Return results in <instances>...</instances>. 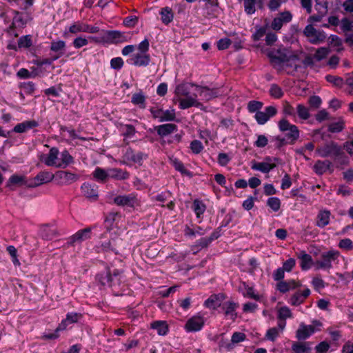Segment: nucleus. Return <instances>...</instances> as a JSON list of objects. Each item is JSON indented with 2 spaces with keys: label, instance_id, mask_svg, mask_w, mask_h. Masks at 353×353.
Returning <instances> with one entry per match:
<instances>
[{
  "label": "nucleus",
  "instance_id": "nucleus-32",
  "mask_svg": "<svg viewBox=\"0 0 353 353\" xmlns=\"http://www.w3.org/2000/svg\"><path fill=\"white\" fill-rule=\"evenodd\" d=\"M110 178L115 180H125L130 177V173L121 168H109Z\"/></svg>",
  "mask_w": 353,
  "mask_h": 353
},
{
  "label": "nucleus",
  "instance_id": "nucleus-55",
  "mask_svg": "<svg viewBox=\"0 0 353 353\" xmlns=\"http://www.w3.org/2000/svg\"><path fill=\"white\" fill-rule=\"evenodd\" d=\"M263 107V103L258 101H250L248 104V110L250 112L255 114L259 112Z\"/></svg>",
  "mask_w": 353,
  "mask_h": 353
},
{
  "label": "nucleus",
  "instance_id": "nucleus-42",
  "mask_svg": "<svg viewBox=\"0 0 353 353\" xmlns=\"http://www.w3.org/2000/svg\"><path fill=\"white\" fill-rule=\"evenodd\" d=\"M86 23L78 21L71 24L68 28V32L77 34L80 32H85Z\"/></svg>",
  "mask_w": 353,
  "mask_h": 353
},
{
  "label": "nucleus",
  "instance_id": "nucleus-25",
  "mask_svg": "<svg viewBox=\"0 0 353 353\" xmlns=\"http://www.w3.org/2000/svg\"><path fill=\"white\" fill-rule=\"evenodd\" d=\"M92 229L86 228L83 230L77 231L74 234L70 236V243L74 244L76 243H81L85 240L90 238Z\"/></svg>",
  "mask_w": 353,
  "mask_h": 353
},
{
  "label": "nucleus",
  "instance_id": "nucleus-33",
  "mask_svg": "<svg viewBox=\"0 0 353 353\" xmlns=\"http://www.w3.org/2000/svg\"><path fill=\"white\" fill-rule=\"evenodd\" d=\"M177 130V126L173 123L160 125L157 128V134L161 137H165Z\"/></svg>",
  "mask_w": 353,
  "mask_h": 353
},
{
  "label": "nucleus",
  "instance_id": "nucleus-31",
  "mask_svg": "<svg viewBox=\"0 0 353 353\" xmlns=\"http://www.w3.org/2000/svg\"><path fill=\"white\" fill-rule=\"evenodd\" d=\"M119 130L124 137V139L133 138L137 132L134 126L131 124L120 123Z\"/></svg>",
  "mask_w": 353,
  "mask_h": 353
},
{
  "label": "nucleus",
  "instance_id": "nucleus-5",
  "mask_svg": "<svg viewBox=\"0 0 353 353\" xmlns=\"http://www.w3.org/2000/svg\"><path fill=\"white\" fill-rule=\"evenodd\" d=\"M279 129L281 132H288L285 134L288 143L293 144L299 138V130L298 128L291 124L285 119L280 120L278 123Z\"/></svg>",
  "mask_w": 353,
  "mask_h": 353
},
{
  "label": "nucleus",
  "instance_id": "nucleus-24",
  "mask_svg": "<svg viewBox=\"0 0 353 353\" xmlns=\"http://www.w3.org/2000/svg\"><path fill=\"white\" fill-rule=\"evenodd\" d=\"M82 317L81 314L77 312H69L57 328V331L65 330L66 327L72 323L78 322Z\"/></svg>",
  "mask_w": 353,
  "mask_h": 353
},
{
  "label": "nucleus",
  "instance_id": "nucleus-54",
  "mask_svg": "<svg viewBox=\"0 0 353 353\" xmlns=\"http://www.w3.org/2000/svg\"><path fill=\"white\" fill-rule=\"evenodd\" d=\"M267 205L274 211L277 212L281 207L280 199L277 197H270L267 201Z\"/></svg>",
  "mask_w": 353,
  "mask_h": 353
},
{
  "label": "nucleus",
  "instance_id": "nucleus-64",
  "mask_svg": "<svg viewBox=\"0 0 353 353\" xmlns=\"http://www.w3.org/2000/svg\"><path fill=\"white\" fill-rule=\"evenodd\" d=\"M339 247L343 250H353V242L350 239H343L339 241Z\"/></svg>",
  "mask_w": 353,
  "mask_h": 353
},
{
  "label": "nucleus",
  "instance_id": "nucleus-44",
  "mask_svg": "<svg viewBox=\"0 0 353 353\" xmlns=\"http://www.w3.org/2000/svg\"><path fill=\"white\" fill-rule=\"evenodd\" d=\"M131 101L134 105H138L141 108L145 107V97L142 92L134 93L131 99Z\"/></svg>",
  "mask_w": 353,
  "mask_h": 353
},
{
  "label": "nucleus",
  "instance_id": "nucleus-34",
  "mask_svg": "<svg viewBox=\"0 0 353 353\" xmlns=\"http://www.w3.org/2000/svg\"><path fill=\"white\" fill-rule=\"evenodd\" d=\"M108 38L112 42L119 43L127 41L128 39V35L124 32H121L117 30H111L107 32Z\"/></svg>",
  "mask_w": 353,
  "mask_h": 353
},
{
  "label": "nucleus",
  "instance_id": "nucleus-36",
  "mask_svg": "<svg viewBox=\"0 0 353 353\" xmlns=\"http://www.w3.org/2000/svg\"><path fill=\"white\" fill-rule=\"evenodd\" d=\"M117 241V239H111L110 240H108V241H105L101 243V245L97 247L98 252L112 251L117 254V252L116 251Z\"/></svg>",
  "mask_w": 353,
  "mask_h": 353
},
{
  "label": "nucleus",
  "instance_id": "nucleus-58",
  "mask_svg": "<svg viewBox=\"0 0 353 353\" xmlns=\"http://www.w3.org/2000/svg\"><path fill=\"white\" fill-rule=\"evenodd\" d=\"M184 232L186 236H195L196 234H198V235L204 234L203 230L201 227H199V226H197L194 229L190 228V227L187 226L185 229Z\"/></svg>",
  "mask_w": 353,
  "mask_h": 353
},
{
  "label": "nucleus",
  "instance_id": "nucleus-50",
  "mask_svg": "<svg viewBox=\"0 0 353 353\" xmlns=\"http://www.w3.org/2000/svg\"><path fill=\"white\" fill-rule=\"evenodd\" d=\"M256 0H244V10L246 14H252L255 12Z\"/></svg>",
  "mask_w": 353,
  "mask_h": 353
},
{
  "label": "nucleus",
  "instance_id": "nucleus-30",
  "mask_svg": "<svg viewBox=\"0 0 353 353\" xmlns=\"http://www.w3.org/2000/svg\"><path fill=\"white\" fill-rule=\"evenodd\" d=\"M39 123L34 120L26 121L16 125L13 131L17 133H23L33 128L37 127Z\"/></svg>",
  "mask_w": 353,
  "mask_h": 353
},
{
  "label": "nucleus",
  "instance_id": "nucleus-57",
  "mask_svg": "<svg viewBox=\"0 0 353 353\" xmlns=\"http://www.w3.org/2000/svg\"><path fill=\"white\" fill-rule=\"evenodd\" d=\"M340 27L341 30L345 34V33H350V30H352L353 27V23L352 21H350L347 18H343L340 21Z\"/></svg>",
  "mask_w": 353,
  "mask_h": 353
},
{
  "label": "nucleus",
  "instance_id": "nucleus-63",
  "mask_svg": "<svg viewBox=\"0 0 353 353\" xmlns=\"http://www.w3.org/2000/svg\"><path fill=\"white\" fill-rule=\"evenodd\" d=\"M8 183L9 185H22L25 184V177L23 176L14 174L10 177Z\"/></svg>",
  "mask_w": 353,
  "mask_h": 353
},
{
  "label": "nucleus",
  "instance_id": "nucleus-51",
  "mask_svg": "<svg viewBox=\"0 0 353 353\" xmlns=\"http://www.w3.org/2000/svg\"><path fill=\"white\" fill-rule=\"evenodd\" d=\"M296 112L299 118L303 120L309 119L310 116L308 108L302 104L297 105Z\"/></svg>",
  "mask_w": 353,
  "mask_h": 353
},
{
  "label": "nucleus",
  "instance_id": "nucleus-29",
  "mask_svg": "<svg viewBox=\"0 0 353 353\" xmlns=\"http://www.w3.org/2000/svg\"><path fill=\"white\" fill-rule=\"evenodd\" d=\"M301 286V283L294 280L288 281H281L277 283V290L282 293H285L290 290L296 289Z\"/></svg>",
  "mask_w": 353,
  "mask_h": 353
},
{
  "label": "nucleus",
  "instance_id": "nucleus-22",
  "mask_svg": "<svg viewBox=\"0 0 353 353\" xmlns=\"http://www.w3.org/2000/svg\"><path fill=\"white\" fill-rule=\"evenodd\" d=\"M224 299L225 296L222 293L212 294L205 301L204 306L209 309L215 310L221 305Z\"/></svg>",
  "mask_w": 353,
  "mask_h": 353
},
{
  "label": "nucleus",
  "instance_id": "nucleus-62",
  "mask_svg": "<svg viewBox=\"0 0 353 353\" xmlns=\"http://www.w3.org/2000/svg\"><path fill=\"white\" fill-rule=\"evenodd\" d=\"M190 148L194 154H198L203 150L202 143L199 140H194L190 143Z\"/></svg>",
  "mask_w": 353,
  "mask_h": 353
},
{
  "label": "nucleus",
  "instance_id": "nucleus-21",
  "mask_svg": "<svg viewBox=\"0 0 353 353\" xmlns=\"http://www.w3.org/2000/svg\"><path fill=\"white\" fill-rule=\"evenodd\" d=\"M276 167V165L271 163V159L270 157L265 158V161L256 162L253 161L252 163L251 168L254 170L260 171L263 173H268Z\"/></svg>",
  "mask_w": 353,
  "mask_h": 353
},
{
  "label": "nucleus",
  "instance_id": "nucleus-27",
  "mask_svg": "<svg viewBox=\"0 0 353 353\" xmlns=\"http://www.w3.org/2000/svg\"><path fill=\"white\" fill-rule=\"evenodd\" d=\"M310 294V290L307 288L302 292H296L290 298L289 303L294 306L301 305L305 299Z\"/></svg>",
  "mask_w": 353,
  "mask_h": 353
},
{
  "label": "nucleus",
  "instance_id": "nucleus-56",
  "mask_svg": "<svg viewBox=\"0 0 353 353\" xmlns=\"http://www.w3.org/2000/svg\"><path fill=\"white\" fill-rule=\"evenodd\" d=\"M325 79L336 87H341L343 83V79L337 76L328 74L325 76Z\"/></svg>",
  "mask_w": 353,
  "mask_h": 353
},
{
  "label": "nucleus",
  "instance_id": "nucleus-43",
  "mask_svg": "<svg viewBox=\"0 0 353 353\" xmlns=\"http://www.w3.org/2000/svg\"><path fill=\"white\" fill-rule=\"evenodd\" d=\"M160 14L161 16V21L165 24H168L173 20V12L169 7L163 8L160 11Z\"/></svg>",
  "mask_w": 353,
  "mask_h": 353
},
{
  "label": "nucleus",
  "instance_id": "nucleus-18",
  "mask_svg": "<svg viewBox=\"0 0 353 353\" xmlns=\"http://www.w3.org/2000/svg\"><path fill=\"white\" fill-rule=\"evenodd\" d=\"M203 318L201 316L195 315L187 321L185 329L188 332H197L203 327Z\"/></svg>",
  "mask_w": 353,
  "mask_h": 353
},
{
  "label": "nucleus",
  "instance_id": "nucleus-1",
  "mask_svg": "<svg viewBox=\"0 0 353 353\" xmlns=\"http://www.w3.org/2000/svg\"><path fill=\"white\" fill-rule=\"evenodd\" d=\"M175 97L174 101L179 102V107L181 110L196 107L203 109V104L199 102L198 97L201 100L208 101L219 95L216 89H210L206 86H201L192 83H183L176 86Z\"/></svg>",
  "mask_w": 353,
  "mask_h": 353
},
{
  "label": "nucleus",
  "instance_id": "nucleus-35",
  "mask_svg": "<svg viewBox=\"0 0 353 353\" xmlns=\"http://www.w3.org/2000/svg\"><path fill=\"white\" fill-rule=\"evenodd\" d=\"M298 258L301 260V268L303 270H307L312 267V258L305 251H301L298 254Z\"/></svg>",
  "mask_w": 353,
  "mask_h": 353
},
{
  "label": "nucleus",
  "instance_id": "nucleus-38",
  "mask_svg": "<svg viewBox=\"0 0 353 353\" xmlns=\"http://www.w3.org/2000/svg\"><path fill=\"white\" fill-rule=\"evenodd\" d=\"M292 350L294 353H308L311 350L310 343L308 342H294Z\"/></svg>",
  "mask_w": 353,
  "mask_h": 353
},
{
  "label": "nucleus",
  "instance_id": "nucleus-53",
  "mask_svg": "<svg viewBox=\"0 0 353 353\" xmlns=\"http://www.w3.org/2000/svg\"><path fill=\"white\" fill-rule=\"evenodd\" d=\"M292 316V314L291 312L290 309L287 307H281L278 312V319L279 320H285L286 319L291 318Z\"/></svg>",
  "mask_w": 353,
  "mask_h": 353
},
{
  "label": "nucleus",
  "instance_id": "nucleus-26",
  "mask_svg": "<svg viewBox=\"0 0 353 353\" xmlns=\"http://www.w3.org/2000/svg\"><path fill=\"white\" fill-rule=\"evenodd\" d=\"M331 212L328 210H321L317 216L316 225L320 228L327 226L330 221Z\"/></svg>",
  "mask_w": 353,
  "mask_h": 353
},
{
  "label": "nucleus",
  "instance_id": "nucleus-41",
  "mask_svg": "<svg viewBox=\"0 0 353 353\" xmlns=\"http://www.w3.org/2000/svg\"><path fill=\"white\" fill-rule=\"evenodd\" d=\"M108 173L109 169L104 170L101 168L97 167L92 172V176L97 181L104 182L108 178H110V175Z\"/></svg>",
  "mask_w": 353,
  "mask_h": 353
},
{
  "label": "nucleus",
  "instance_id": "nucleus-6",
  "mask_svg": "<svg viewBox=\"0 0 353 353\" xmlns=\"http://www.w3.org/2000/svg\"><path fill=\"white\" fill-rule=\"evenodd\" d=\"M319 156L323 158L332 157H339L343 154L341 148L335 142L331 141L316 150Z\"/></svg>",
  "mask_w": 353,
  "mask_h": 353
},
{
  "label": "nucleus",
  "instance_id": "nucleus-3",
  "mask_svg": "<svg viewBox=\"0 0 353 353\" xmlns=\"http://www.w3.org/2000/svg\"><path fill=\"white\" fill-rule=\"evenodd\" d=\"M150 43L148 39L142 41L137 47L139 52L132 54L127 62L137 67H146L151 61L149 50Z\"/></svg>",
  "mask_w": 353,
  "mask_h": 353
},
{
  "label": "nucleus",
  "instance_id": "nucleus-10",
  "mask_svg": "<svg viewBox=\"0 0 353 353\" xmlns=\"http://www.w3.org/2000/svg\"><path fill=\"white\" fill-rule=\"evenodd\" d=\"M303 34L312 44L321 43L326 39V34L323 32L316 30L312 25H307L305 28Z\"/></svg>",
  "mask_w": 353,
  "mask_h": 353
},
{
  "label": "nucleus",
  "instance_id": "nucleus-49",
  "mask_svg": "<svg viewBox=\"0 0 353 353\" xmlns=\"http://www.w3.org/2000/svg\"><path fill=\"white\" fill-rule=\"evenodd\" d=\"M330 53V49L327 48L322 47L317 49L315 54H314V58L316 61H320L324 59Z\"/></svg>",
  "mask_w": 353,
  "mask_h": 353
},
{
  "label": "nucleus",
  "instance_id": "nucleus-23",
  "mask_svg": "<svg viewBox=\"0 0 353 353\" xmlns=\"http://www.w3.org/2000/svg\"><path fill=\"white\" fill-rule=\"evenodd\" d=\"M239 307V304L234 301H226L222 305V309L224 311L225 316L233 321L237 317L236 310Z\"/></svg>",
  "mask_w": 353,
  "mask_h": 353
},
{
  "label": "nucleus",
  "instance_id": "nucleus-39",
  "mask_svg": "<svg viewBox=\"0 0 353 353\" xmlns=\"http://www.w3.org/2000/svg\"><path fill=\"white\" fill-rule=\"evenodd\" d=\"M241 288L243 296L253 299L256 301L260 300V296L255 294L253 287L249 286L245 282H243Z\"/></svg>",
  "mask_w": 353,
  "mask_h": 353
},
{
  "label": "nucleus",
  "instance_id": "nucleus-8",
  "mask_svg": "<svg viewBox=\"0 0 353 353\" xmlns=\"http://www.w3.org/2000/svg\"><path fill=\"white\" fill-rule=\"evenodd\" d=\"M148 157V155L141 152H135L131 148H128L124 153L121 163L131 165L132 163H136L139 165H142L144 159Z\"/></svg>",
  "mask_w": 353,
  "mask_h": 353
},
{
  "label": "nucleus",
  "instance_id": "nucleus-16",
  "mask_svg": "<svg viewBox=\"0 0 353 353\" xmlns=\"http://www.w3.org/2000/svg\"><path fill=\"white\" fill-rule=\"evenodd\" d=\"M83 195L90 201H96L99 198L98 186L95 184L83 183L81 186Z\"/></svg>",
  "mask_w": 353,
  "mask_h": 353
},
{
  "label": "nucleus",
  "instance_id": "nucleus-45",
  "mask_svg": "<svg viewBox=\"0 0 353 353\" xmlns=\"http://www.w3.org/2000/svg\"><path fill=\"white\" fill-rule=\"evenodd\" d=\"M328 0H316L315 8L318 13L321 14V16L326 14L328 10Z\"/></svg>",
  "mask_w": 353,
  "mask_h": 353
},
{
  "label": "nucleus",
  "instance_id": "nucleus-61",
  "mask_svg": "<svg viewBox=\"0 0 353 353\" xmlns=\"http://www.w3.org/2000/svg\"><path fill=\"white\" fill-rule=\"evenodd\" d=\"M281 334L279 328L277 327H272L269 329L265 334V337L268 340L271 341H274L275 339L279 336Z\"/></svg>",
  "mask_w": 353,
  "mask_h": 353
},
{
  "label": "nucleus",
  "instance_id": "nucleus-4",
  "mask_svg": "<svg viewBox=\"0 0 353 353\" xmlns=\"http://www.w3.org/2000/svg\"><path fill=\"white\" fill-rule=\"evenodd\" d=\"M121 272L114 270L112 272L109 269L97 275V281L103 286L112 287L121 283Z\"/></svg>",
  "mask_w": 353,
  "mask_h": 353
},
{
  "label": "nucleus",
  "instance_id": "nucleus-46",
  "mask_svg": "<svg viewBox=\"0 0 353 353\" xmlns=\"http://www.w3.org/2000/svg\"><path fill=\"white\" fill-rule=\"evenodd\" d=\"M151 327L156 330L159 335H165L168 332V325L164 321H155Z\"/></svg>",
  "mask_w": 353,
  "mask_h": 353
},
{
  "label": "nucleus",
  "instance_id": "nucleus-40",
  "mask_svg": "<svg viewBox=\"0 0 353 353\" xmlns=\"http://www.w3.org/2000/svg\"><path fill=\"white\" fill-rule=\"evenodd\" d=\"M59 155L58 168H65L73 162V158L68 151L63 150L61 154L59 153Z\"/></svg>",
  "mask_w": 353,
  "mask_h": 353
},
{
  "label": "nucleus",
  "instance_id": "nucleus-2",
  "mask_svg": "<svg viewBox=\"0 0 353 353\" xmlns=\"http://www.w3.org/2000/svg\"><path fill=\"white\" fill-rule=\"evenodd\" d=\"M269 56L272 63L290 66L295 70L298 68V55L287 48L279 49L276 52H271Z\"/></svg>",
  "mask_w": 353,
  "mask_h": 353
},
{
  "label": "nucleus",
  "instance_id": "nucleus-15",
  "mask_svg": "<svg viewBox=\"0 0 353 353\" xmlns=\"http://www.w3.org/2000/svg\"><path fill=\"white\" fill-rule=\"evenodd\" d=\"M292 19V14L290 11H284L279 14L271 23V28L276 31L281 29L283 24L290 22Z\"/></svg>",
  "mask_w": 353,
  "mask_h": 353
},
{
  "label": "nucleus",
  "instance_id": "nucleus-14",
  "mask_svg": "<svg viewBox=\"0 0 353 353\" xmlns=\"http://www.w3.org/2000/svg\"><path fill=\"white\" fill-rule=\"evenodd\" d=\"M114 203L119 206L133 208L138 205L137 196L133 194L119 195L114 199Z\"/></svg>",
  "mask_w": 353,
  "mask_h": 353
},
{
  "label": "nucleus",
  "instance_id": "nucleus-11",
  "mask_svg": "<svg viewBox=\"0 0 353 353\" xmlns=\"http://www.w3.org/2000/svg\"><path fill=\"white\" fill-rule=\"evenodd\" d=\"M278 112L277 108L274 105H270L265 108L264 111L257 112L254 118L259 125H264L270 118L274 117Z\"/></svg>",
  "mask_w": 353,
  "mask_h": 353
},
{
  "label": "nucleus",
  "instance_id": "nucleus-12",
  "mask_svg": "<svg viewBox=\"0 0 353 353\" xmlns=\"http://www.w3.org/2000/svg\"><path fill=\"white\" fill-rule=\"evenodd\" d=\"M55 180L62 185H70L79 179V175L69 171L60 170L54 174Z\"/></svg>",
  "mask_w": 353,
  "mask_h": 353
},
{
  "label": "nucleus",
  "instance_id": "nucleus-37",
  "mask_svg": "<svg viewBox=\"0 0 353 353\" xmlns=\"http://www.w3.org/2000/svg\"><path fill=\"white\" fill-rule=\"evenodd\" d=\"M332 163L328 160L317 161L314 165V170L318 174H323L325 173L331 167Z\"/></svg>",
  "mask_w": 353,
  "mask_h": 353
},
{
  "label": "nucleus",
  "instance_id": "nucleus-13",
  "mask_svg": "<svg viewBox=\"0 0 353 353\" xmlns=\"http://www.w3.org/2000/svg\"><path fill=\"white\" fill-rule=\"evenodd\" d=\"M150 112L154 119H158L159 122L174 121L176 117L174 109L163 110L159 108H151Z\"/></svg>",
  "mask_w": 353,
  "mask_h": 353
},
{
  "label": "nucleus",
  "instance_id": "nucleus-52",
  "mask_svg": "<svg viewBox=\"0 0 353 353\" xmlns=\"http://www.w3.org/2000/svg\"><path fill=\"white\" fill-rule=\"evenodd\" d=\"M344 129V123L340 120L336 122L330 123L328 125V130L332 133H337L341 132Z\"/></svg>",
  "mask_w": 353,
  "mask_h": 353
},
{
  "label": "nucleus",
  "instance_id": "nucleus-7",
  "mask_svg": "<svg viewBox=\"0 0 353 353\" xmlns=\"http://www.w3.org/2000/svg\"><path fill=\"white\" fill-rule=\"evenodd\" d=\"M340 255L339 252L336 250H330L323 252L321 254V258L315 262L316 270H330L332 268V262L336 260Z\"/></svg>",
  "mask_w": 353,
  "mask_h": 353
},
{
  "label": "nucleus",
  "instance_id": "nucleus-20",
  "mask_svg": "<svg viewBox=\"0 0 353 353\" xmlns=\"http://www.w3.org/2000/svg\"><path fill=\"white\" fill-rule=\"evenodd\" d=\"M54 177V174L52 172L43 171L39 172L33 179L30 187H37L42 184L50 182Z\"/></svg>",
  "mask_w": 353,
  "mask_h": 353
},
{
  "label": "nucleus",
  "instance_id": "nucleus-48",
  "mask_svg": "<svg viewBox=\"0 0 353 353\" xmlns=\"http://www.w3.org/2000/svg\"><path fill=\"white\" fill-rule=\"evenodd\" d=\"M205 208L206 207L202 201L197 199L194 201L193 210L198 218L200 217V216L204 213V212L205 211Z\"/></svg>",
  "mask_w": 353,
  "mask_h": 353
},
{
  "label": "nucleus",
  "instance_id": "nucleus-28",
  "mask_svg": "<svg viewBox=\"0 0 353 353\" xmlns=\"http://www.w3.org/2000/svg\"><path fill=\"white\" fill-rule=\"evenodd\" d=\"M12 13H13L14 16H13L12 24L8 28V34H12L13 28H22L24 27V26L26 23L21 13H20L16 10H14L12 12Z\"/></svg>",
  "mask_w": 353,
  "mask_h": 353
},
{
  "label": "nucleus",
  "instance_id": "nucleus-59",
  "mask_svg": "<svg viewBox=\"0 0 353 353\" xmlns=\"http://www.w3.org/2000/svg\"><path fill=\"white\" fill-rule=\"evenodd\" d=\"M270 94L272 97L279 99L283 95V92L279 85L272 84L270 89Z\"/></svg>",
  "mask_w": 353,
  "mask_h": 353
},
{
  "label": "nucleus",
  "instance_id": "nucleus-9",
  "mask_svg": "<svg viewBox=\"0 0 353 353\" xmlns=\"http://www.w3.org/2000/svg\"><path fill=\"white\" fill-rule=\"evenodd\" d=\"M315 326L321 327L322 323L319 321H314L313 325H305L301 323L296 332V337L298 340H305L315 332Z\"/></svg>",
  "mask_w": 353,
  "mask_h": 353
},
{
  "label": "nucleus",
  "instance_id": "nucleus-47",
  "mask_svg": "<svg viewBox=\"0 0 353 353\" xmlns=\"http://www.w3.org/2000/svg\"><path fill=\"white\" fill-rule=\"evenodd\" d=\"M32 45V36L30 34L21 37L18 40L19 48H28Z\"/></svg>",
  "mask_w": 353,
  "mask_h": 353
},
{
  "label": "nucleus",
  "instance_id": "nucleus-17",
  "mask_svg": "<svg viewBox=\"0 0 353 353\" xmlns=\"http://www.w3.org/2000/svg\"><path fill=\"white\" fill-rule=\"evenodd\" d=\"M66 49V43L63 40L56 39L53 40L50 46V51L53 53L52 57L54 60H57L60 57H61Z\"/></svg>",
  "mask_w": 353,
  "mask_h": 353
},
{
  "label": "nucleus",
  "instance_id": "nucleus-60",
  "mask_svg": "<svg viewBox=\"0 0 353 353\" xmlns=\"http://www.w3.org/2000/svg\"><path fill=\"white\" fill-rule=\"evenodd\" d=\"M352 193V190L345 185H339L336 190V194L343 197L349 196Z\"/></svg>",
  "mask_w": 353,
  "mask_h": 353
},
{
  "label": "nucleus",
  "instance_id": "nucleus-19",
  "mask_svg": "<svg viewBox=\"0 0 353 353\" xmlns=\"http://www.w3.org/2000/svg\"><path fill=\"white\" fill-rule=\"evenodd\" d=\"M59 151L57 148H52L49 153L44 156L41 161L48 166L58 168L59 163Z\"/></svg>",
  "mask_w": 353,
  "mask_h": 353
}]
</instances>
